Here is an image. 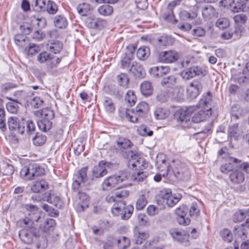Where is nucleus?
Masks as SVG:
<instances>
[{
  "instance_id": "16",
  "label": "nucleus",
  "mask_w": 249,
  "mask_h": 249,
  "mask_svg": "<svg viewBox=\"0 0 249 249\" xmlns=\"http://www.w3.org/2000/svg\"><path fill=\"white\" fill-rule=\"evenodd\" d=\"M7 124L10 130H16L20 134H23L25 132L23 120L19 122L17 117H11L8 119Z\"/></svg>"
},
{
  "instance_id": "54",
  "label": "nucleus",
  "mask_w": 249,
  "mask_h": 249,
  "mask_svg": "<svg viewBox=\"0 0 249 249\" xmlns=\"http://www.w3.org/2000/svg\"><path fill=\"white\" fill-rule=\"evenodd\" d=\"M137 100L136 96L133 90H129L125 96V100L127 102L128 105L132 107L135 104Z\"/></svg>"
},
{
  "instance_id": "31",
  "label": "nucleus",
  "mask_w": 249,
  "mask_h": 249,
  "mask_svg": "<svg viewBox=\"0 0 249 249\" xmlns=\"http://www.w3.org/2000/svg\"><path fill=\"white\" fill-rule=\"evenodd\" d=\"M53 23L56 27L60 29L66 28L68 24L66 17L62 15H56L54 18Z\"/></svg>"
},
{
  "instance_id": "46",
  "label": "nucleus",
  "mask_w": 249,
  "mask_h": 249,
  "mask_svg": "<svg viewBox=\"0 0 249 249\" xmlns=\"http://www.w3.org/2000/svg\"><path fill=\"white\" fill-rule=\"evenodd\" d=\"M136 54L140 60H145L150 54L149 49L147 47H141L138 49Z\"/></svg>"
},
{
  "instance_id": "32",
  "label": "nucleus",
  "mask_w": 249,
  "mask_h": 249,
  "mask_svg": "<svg viewBox=\"0 0 249 249\" xmlns=\"http://www.w3.org/2000/svg\"><path fill=\"white\" fill-rule=\"evenodd\" d=\"M142 93L145 96L151 95L153 91V88L150 82L145 81L140 85Z\"/></svg>"
},
{
  "instance_id": "28",
  "label": "nucleus",
  "mask_w": 249,
  "mask_h": 249,
  "mask_svg": "<svg viewBox=\"0 0 249 249\" xmlns=\"http://www.w3.org/2000/svg\"><path fill=\"white\" fill-rule=\"evenodd\" d=\"M14 42L18 47L24 49L28 45L29 40L26 36L21 34H18L14 36Z\"/></svg>"
},
{
  "instance_id": "4",
  "label": "nucleus",
  "mask_w": 249,
  "mask_h": 249,
  "mask_svg": "<svg viewBox=\"0 0 249 249\" xmlns=\"http://www.w3.org/2000/svg\"><path fill=\"white\" fill-rule=\"evenodd\" d=\"M87 172L88 167H85L81 169L76 174H74L72 186L73 191H78L79 189L81 188L88 189L87 185H88L89 183L87 182Z\"/></svg>"
},
{
  "instance_id": "63",
  "label": "nucleus",
  "mask_w": 249,
  "mask_h": 249,
  "mask_svg": "<svg viewBox=\"0 0 249 249\" xmlns=\"http://www.w3.org/2000/svg\"><path fill=\"white\" fill-rule=\"evenodd\" d=\"M147 203V200L145 195H142L138 198L136 204V208L138 210H142Z\"/></svg>"
},
{
  "instance_id": "1",
  "label": "nucleus",
  "mask_w": 249,
  "mask_h": 249,
  "mask_svg": "<svg viewBox=\"0 0 249 249\" xmlns=\"http://www.w3.org/2000/svg\"><path fill=\"white\" fill-rule=\"evenodd\" d=\"M26 209L28 211V216L22 221L23 229L18 232V236L22 242L27 244L33 243L38 235L39 231L35 227V222L40 218L39 213L36 206L32 204H26Z\"/></svg>"
},
{
  "instance_id": "19",
  "label": "nucleus",
  "mask_w": 249,
  "mask_h": 249,
  "mask_svg": "<svg viewBox=\"0 0 249 249\" xmlns=\"http://www.w3.org/2000/svg\"><path fill=\"white\" fill-rule=\"evenodd\" d=\"M39 215L40 218L36 222H41L39 224L40 230L43 232H46L54 225L55 220L52 218L42 217L40 216V213Z\"/></svg>"
},
{
  "instance_id": "45",
  "label": "nucleus",
  "mask_w": 249,
  "mask_h": 249,
  "mask_svg": "<svg viewBox=\"0 0 249 249\" xmlns=\"http://www.w3.org/2000/svg\"><path fill=\"white\" fill-rule=\"evenodd\" d=\"M9 99L10 100L11 102H9L6 104V107L7 110L8 112L11 113H17L19 108L18 105V101L17 100H12L11 98H9Z\"/></svg>"
},
{
  "instance_id": "24",
  "label": "nucleus",
  "mask_w": 249,
  "mask_h": 249,
  "mask_svg": "<svg viewBox=\"0 0 249 249\" xmlns=\"http://www.w3.org/2000/svg\"><path fill=\"white\" fill-rule=\"evenodd\" d=\"M47 49L54 54L59 53L63 48V43L58 40H50L47 44Z\"/></svg>"
},
{
  "instance_id": "38",
  "label": "nucleus",
  "mask_w": 249,
  "mask_h": 249,
  "mask_svg": "<svg viewBox=\"0 0 249 249\" xmlns=\"http://www.w3.org/2000/svg\"><path fill=\"white\" fill-rule=\"evenodd\" d=\"M0 171L4 175L9 176L14 173L13 166L4 161L0 162Z\"/></svg>"
},
{
  "instance_id": "29",
  "label": "nucleus",
  "mask_w": 249,
  "mask_h": 249,
  "mask_svg": "<svg viewBox=\"0 0 249 249\" xmlns=\"http://www.w3.org/2000/svg\"><path fill=\"white\" fill-rule=\"evenodd\" d=\"M230 178L231 181L236 184L241 183L245 179V176L244 174L239 169H236L233 171L230 175Z\"/></svg>"
},
{
  "instance_id": "44",
  "label": "nucleus",
  "mask_w": 249,
  "mask_h": 249,
  "mask_svg": "<svg viewBox=\"0 0 249 249\" xmlns=\"http://www.w3.org/2000/svg\"><path fill=\"white\" fill-rule=\"evenodd\" d=\"M177 83V78L174 75H171L162 79L161 85L167 88H171Z\"/></svg>"
},
{
  "instance_id": "64",
  "label": "nucleus",
  "mask_w": 249,
  "mask_h": 249,
  "mask_svg": "<svg viewBox=\"0 0 249 249\" xmlns=\"http://www.w3.org/2000/svg\"><path fill=\"white\" fill-rule=\"evenodd\" d=\"M249 80V62L246 64V68L238 78L239 83H244Z\"/></svg>"
},
{
  "instance_id": "55",
  "label": "nucleus",
  "mask_w": 249,
  "mask_h": 249,
  "mask_svg": "<svg viewBox=\"0 0 249 249\" xmlns=\"http://www.w3.org/2000/svg\"><path fill=\"white\" fill-rule=\"evenodd\" d=\"M149 236V234L147 231H138L135 234L136 243L139 245L142 244L143 241L147 239Z\"/></svg>"
},
{
  "instance_id": "41",
  "label": "nucleus",
  "mask_w": 249,
  "mask_h": 249,
  "mask_svg": "<svg viewBox=\"0 0 249 249\" xmlns=\"http://www.w3.org/2000/svg\"><path fill=\"white\" fill-rule=\"evenodd\" d=\"M90 10L91 6L88 3L83 2L77 7L78 13L82 16H88L90 13Z\"/></svg>"
},
{
  "instance_id": "3",
  "label": "nucleus",
  "mask_w": 249,
  "mask_h": 249,
  "mask_svg": "<svg viewBox=\"0 0 249 249\" xmlns=\"http://www.w3.org/2000/svg\"><path fill=\"white\" fill-rule=\"evenodd\" d=\"M125 158L129 160L128 166L135 171L141 170L146 163L143 158L140 157L136 151L128 150L125 152Z\"/></svg>"
},
{
  "instance_id": "17",
  "label": "nucleus",
  "mask_w": 249,
  "mask_h": 249,
  "mask_svg": "<svg viewBox=\"0 0 249 249\" xmlns=\"http://www.w3.org/2000/svg\"><path fill=\"white\" fill-rule=\"evenodd\" d=\"M162 239L155 236L152 239L146 241L142 246V249H163Z\"/></svg>"
},
{
  "instance_id": "6",
  "label": "nucleus",
  "mask_w": 249,
  "mask_h": 249,
  "mask_svg": "<svg viewBox=\"0 0 249 249\" xmlns=\"http://www.w3.org/2000/svg\"><path fill=\"white\" fill-rule=\"evenodd\" d=\"M127 178L126 173L122 172L119 175H114L107 178L104 181L102 187L104 190H108L115 187L118 184L125 180Z\"/></svg>"
},
{
  "instance_id": "23",
  "label": "nucleus",
  "mask_w": 249,
  "mask_h": 249,
  "mask_svg": "<svg viewBox=\"0 0 249 249\" xmlns=\"http://www.w3.org/2000/svg\"><path fill=\"white\" fill-rule=\"evenodd\" d=\"M202 15L206 19H211L217 17L218 13L216 9L211 5H208L202 8Z\"/></svg>"
},
{
  "instance_id": "13",
  "label": "nucleus",
  "mask_w": 249,
  "mask_h": 249,
  "mask_svg": "<svg viewBox=\"0 0 249 249\" xmlns=\"http://www.w3.org/2000/svg\"><path fill=\"white\" fill-rule=\"evenodd\" d=\"M249 229V217L246 220V222L240 225L234 226L233 233L235 236H237L243 240L247 237L248 230Z\"/></svg>"
},
{
  "instance_id": "53",
  "label": "nucleus",
  "mask_w": 249,
  "mask_h": 249,
  "mask_svg": "<svg viewBox=\"0 0 249 249\" xmlns=\"http://www.w3.org/2000/svg\"><path fill=\"white\" fill-rule=\"evenodd\" d=\"M40 119L52 120L54 117V113L53 110L49 108H45L40 112Z\"/></svg>"
},
{
  "instance_id": "25",
  "label": "nucleus",
  "mask_w": 249,
  "mask_h": 249,
  "mask_svg": "<svg viewBox=\"0 0 249 249\" xmlns=\"http://www.w3.org/2000/svg\"><path fill=\"white\" fill-rule=\"evenodd\" d=\"M132 145L130 141L124 138H119L117 141L116 150L118 152H123Z\"/></svg>"
},
{
  "instance_id": "56",
  "label": "nucleus",
  "mask_w": 249,
  "mask_h": 249,
  "mask_svg": "<svg viewBox=\"0 0 249 249\" xmlns=\"http://www.w3.org/2000/svg\"><path fill=\"white\" fill-rule=\"evenodd\" d=\"M129 192L125 190H117L115 193V197L118 200H120V204L124 205V202L122 201V199L127 197L129 195Z\"/></svg>"
},
{
  "instance_id": "11",
  "label": "nucleus",
  "mask_w": 249,
  "mask_h": 249,
  "mask_svg": "<svg viewBox=\"0 0 249 249\" xmlns=\"http://www.w3.org/2000/svg\"><path fill=\"white\" fill-rule=\"evenodd\" d=\"M108 166V162L102 160L97 165L95 166L91 171V179L100 178L105 176L107 172L106 168V164Z\"/></svg>"
},
{
  "instance_id": "21",
  "label": "nucleus",
  "mask_w": 249,
  "mask_h": 249,
  "mask_svg": "<svg viewBox=\"0 0 249 249\" xmlns=\"http://www.w3.org/2000/svg\"><path fill=\"white\" fill-rule=\"evenodd\" d=\"M49 188L48 183L44 179L34 181L31 187V191L35 193L44 191Z\"/></svg>"
},
{
  "instance_id": "10",
  "label": "nucleus",
  "mask_w": 249,
  "mask_h": 249,
  "mask_svg": "<svg viewBox=\"0 0 249 249\" xmlns=\"http://www.w3.org/2000/svg\"><path fill=\"white\" fill-rule=\"evenodd\" d=\"M163 203H166L169 207H173L181 199L180 195H172L170 190H165V193L161 197Z\"/></svg>"
},
{
  "instance_id": "9",
  "label": "nucleus",
  "mask_w": 249,
  "mask_h": 249,
  "mask_svg": "<svg viewBox=\"0 0 249 249\" xmlns=\"http://www.w3.org/2000/svg\"><path fill=\"white\" fill-rule=\"evenodd\" d=\"M178 53L173 50H168L162 52L159 55V60L160 62L165 63H171L176 62L178 58Z\"/></svg>"
},
{
  "instance_id": "61",
  "label": "nucleus",
  "mask_w": 249,
  "mask_h": 249,
  "mask_svg": "<svg viewBox=\"0 0 249 249\" xmlns=\"http://www.w3.org/2000/svg\"><path fill=\"white\" fill-rule=\"evenodd\" d=\"M230 22L228 18H220L216 22V26L221 29H225L230 26Z\"/></svg>"
},
{
  "instance_id": "37",
  "label": "nucleus",
  "mask_w": 249,
  "mask_h": 249,
  "mask_svg": "<svg viewBox=\"0 0 249 249\" xmlns=\"http://www.w3.org/2000/svg\"><path fill=\"white\" fill-rule=\"evenodd\" d=\"M24 52L28 55H34L38 53L41 50L40 47L35 43H30L25 48Z\"/></svg>"
},
{
  "instance_id": "51",
  "label": "nucleus",
  "mask_w": 249,
  "mask_h": 249,
  "mask_svg": "<svg viewBox=\"0 0 249 249\" xmlns=\"http://www.w3.org/2000/svg\"><path fill=\"white\" fill-rule=\"evenodd\" d=\"M113 9L112 6L105 4L100 6L98 9L99 13L104 16H108L113 13Z\"/></svg>"
},
{
  "instance_id": "50",
  "label": "nucleus",
  "mask_w": 249,
  "mask_h": 249,
  "mask_svg": "<svg viewBox=\"0 0 249 249\" xmlns=\"http://www.w3.org/2000/svg\"><path fill=\"white\" fill-rule=\"evenodd\" d=\"M169 114V112L163 108H157L154 112V116L157 120H163L166 118Z\"/></svg>"
},
{
  "instance_id": "43",
  "label": "nucleus",
  "mask_w": 249,
  "mask_h": 249,
  "mask_svg": "<svg viewBox=\"0 0 249 249\" xmlns=\"http://www.w3.org/2000/svg\"><path fill=\"white\" fill-rule=\"evenodd\" d=\"M233 11L238 12L247 11L249 9V0H240L237 5L233 6Z\"/></svg>"
},
{
  "instance_id": "47",
  "label": "nucleus",
  "mask_w": 249,
  "mask_h": 249,
  "mask_svg": "<svg viewBox=\"0 0 249 249\" xmlns=\"http://www.w3.org/2000/svg\"><path fill=\"white\" fill-rule=\"evenodd\" d=\"M123 206V213H121V218L124 220H127L129 219L132 215L134 207L131 205H129L125 206V204Z\"/></svg>"
},
{
  "instance_id": "5",
  "label": "nucleus",
  "mask_w": 249,
  "mask_h": 249,
  "mask_svg": "<svg viewBox=\"0 0 249 249\" xmlns=\"http://www.w3.org/2000/svg\"><path fill=\"white\" fill-rule=\"evenodd\" d=\"M174 176L178 179L187 180L190 178V172L187 166L179 160H175L171 165Z\"/></svg>"
},
{
  "instance_id": "22",
  "label": "nucleus",
  "mask_w": 249,
  "mask_h": 249,
  "mask_svg": "<svg viewBox=\"0 0 249 249\" xmlns=\"http://www.w3.org/2000/svg\"><path fill=\"white\" fill-rule=\"evenodd\" d=\"M192 107H190L186 110L181 109L176 113L177 120L178 123L187 122L190 121V114L192 113Z\"/></svg>"
},
{
  "instance_id": "36",
  "label": "nucleus",
  "mask_w": 249,
  "mask_h": 249,
  "mask_svg": "<svg viewBox=\"0 0 249 249\" xmlns=\"http://www.w3.org/2000/svg\"><path fill=\"white\" fill-rule=\"evenodd\" d=\"M133 59V53L131 51H127L125 55L121 61V67L123 69H128L129 67L130 62Z\"/></svg>"
},
{
  "instance_id": "62",
  "label": "nucleus",
  "mask_w": 249,
  "mask_h": 249,
  "mask_svg": "<svg viewBox=\"0 0 249 249\" xmlns=\"http://www.w3.org/2000/svg\"><path fill=\"white\" fill-rule=\"evenodd\" d=\"M173 42V39L168 36H162L158 39V44L160 46H166Z\"/></svg>"
},
{
  "instance_id": "59",
  "label": "nucleus",
  "mask_w": 249,
  "mask_h": 249,
  "mask_svg": "<svg viewBox=\"0 0 249 249\" xmlns=\"http://www.w3.org/2000/svg\"><path fill=\"white\" fill-rule=\"evenodd\" d=\"M46 11L49 14L54 15L58 11V7L57 4L52 0H48L46 4Z\"/></svg>"
},
{
  "instance_id": "26",
  "label": "nucleus",
  "mask_w": 249,
  "mask_h": 249,
  "mask_svg": "<svg viewBox=\"0 0 249 249\" xmlns=\"http://www.w3.org/2000/svg\"><path fill=\"white\" fill-rule=\"evenodd\" d=\"M130 71L136 78H142L145 75L144 70L142 66L136 62L133 63L130 69Z\"/></svg>"
},
{
  "instance_id": "35",
  "label": "nucleus",
  "mask_w": 249,
  "mask_h": 249,
  "mask_svg": "<svg viewBox=\"0 0 249 249\" xmlns=\"http://www.w3.org/2000/svg\"><path fill=\"white\" fill-rule=\"evenodd\" d=\"M243 29V28L242 26H239L238 25L236 26V27H235V30L233 32L224 33L221 34V37L223 39L228 40L231 39L233 36H241Z\"/></svg>"
},
{
  "instance_id": "12",
  "label": "nucleus",
  "mask_w": 249,
  "mask_h": 249,
  "mask_svg": "<svg viewBox=\"0 0 249 249\" xmlns=\"http://www.w3.org/2000/svg\"><path fill=\"white\" fill-rule=\"evenodd\" d=\"M187 211V208L184 205L180 206L176 209L175 213L178 216L177 219L179 224L186 226L190 224L191 220L186 217Z\"/></svg>"
},
{
  "instance_id": "34",
  "label": "nucleus",
  "mask_w": 249,
  "mask_h": 249,
  "mask_svg": "<svg viewBox=\"0 0 249 249\" xmlns=\"http://www.w3.org/2000/svg\"><path fill=\"white\" fill-rule=\"evenodd\" d=\"M148 173L147 172L141 171V170L135 171L131 176V179L137 182H140L144 181L147 176Z\"/></svg>"
},
{
  "instance_id": "52",
  "label": "nucleus",
  "mask_w": 249,
  "mask_h": 249,
  "mask_svg": "<svg viewBox=\"0 0 249 249\" xmlns=\"http://www.w3.org/2000/svg\"><path fill=\"white\" fill-rule=\"evenodd\" d=\"M117 81L119 85L124 89L128 88L129 79L126 74L122 73L117 76Z\"/></svg>"
},
{
  "instance_id": "60",
  "label": "nucleus",
  "mask_w": 249,
  "mask_h": 249,
  "mask_svg": "<svg viewBox=\"0 0 249 249\" xmlns=\"http://www.w3.org/2000/svg\"><path fill=\"white\" fill-rule=\"evenodd\" d=\"M104 106L107 111L111 113L115 109V105L110 98L105 97L104 99Z\"/></svg>"
},
{
  "instance_id": "15",
  "label": "nucleus",
  "mask_w": 249,
  "mask_h": 249,
  "mask_svg": "<svg viewBox=\"0 0 249 249\" xmlns=\"http://www.w3.org/2000/svg\"><path fill=\"white\" fill-rule=\"evenodd\" d=\"M44 201L53 204L58 208H61L63 205V202L60 196L51 192L45 193L44 195Z\"/></svg>"
},
{
  "instance_id": "40",
  "label": "nucleus",
  "mask_w": 249,
  "mask_h": 249,
  "mask_svg": "<svg viewBox=\"0 0 249 249\" xmlns=\"http://www.w3.org/2000/svg\"><path fill=\"white\" fill-rule=\"evenodd\" d=\"M139 116L142 117L149 110V105L145 102H142L136 107L135 110Z\"/></svg>"
},
{
  "instance_id": "2",
  "label": "nucleus",
  "mask_w": 249,
  "mask_h": 249,
  "mask_svg": "<svg viewBox=\"0 0 249 249\" xmlns=\"http://www.w3.org/2000/svg\"><path fill=\"white\" fill-rule=\"evenodd\" d=\"M45 175V170L37 163L30 164L23 167L20 172V176L27 180L36 179L39 177Z\"/></svg>"
},
{
  "instance_id": "8",
  "label": "nucleus",
  "mask_w": 249,
  "mask_h": 249,
  "mask_svg": "<svg viewBox=\"0 0 249 249\" xmlns=\"http://www.w3.org/2000/svg\"><path fill=\"white\" fill-rule=\"evenodd\" d=\"M169 233L174 241L185 246L190 245L189 235L185 231L173 228L170 230Z\"/></svg>"
},
{
  "instance_id": "42",
  "label": "nucleus",
  "mask_w": 249,
  "mask_h": 249,
  "mask_svg": "<svg viewBox=\"0 0 249 249\" xmlns=\"http://www.w3.org/2000/svg\"><path fill=\"white\" fill-rule=\"evenodd\" d=\"M116 245L119 249H126L130 246V240L125 236L120 237L117 238Z\"/></svg>"
},
{
  "instance_id": "7",
  "label": "nucleus",
  "mask_w": 249,
  "mask_h": 249,
  "mask_svg": "<svg viewBox=\"0 0 249 249\" xmlns=\"http://www.w3.org/2000/svg\"><path fill=\"white\" fill-rule=\"evenodd\" d=\"M207 74L206 68L202 66H193L181 72V76L186 80H189L196 76H204Z\"/></svg>"
},
{
  "instance_id": "14",
  "label": "nucleus",
  "mask_w": 249,
  "mask_h": 249,
  "mask_svg": "<svg viewBox=\"0 0 249 249\" xmlns=\"http://www.w3.org/2000/svg\"><path fill=\"white\" fill-rule=\"evenodd\" d=\"M202 86L200 82L196 80L193 81L187 89L188 96L191 99L196 98L200 93Z\"/></svg>"
},
{
  "instance_id": "57",
  "label": "nucleus",
  "mask_w": 249,
  "mask_h": 249,
  "mask_svg": "<svg viewBox=\"0 0 249 249\" xmlns=\"http://www.w3.org/2000/svg\"><path fill=\"white\" fill-rule=\"evenodd\" d=\"M117 238L113 235L107 236L106 241L104 243V249H110L114 244H116Z\"/></svg>"
},
{
  "instance_id": "20",
  "label": "nucleus",
  "mask_w": 249,
  "mask_h": 249,
  "mask_svg": "<svg viewBox=\"0 0 249 249\" xmlns=\"http://www.w3.org/2000/svg\"><path fill=\"white\" fill-rule=\"evenodd\" d=\"M169 71L168 67L156 66L150 68L149 72L154 77H160L167 74Z\"/></svg>"
},
{
  "instance_id": "30",
  "label": "nucleus",
  "mask_w": 249,
  "mask_h": 249,
  "mask_svg": "<svg viewBox=\"0 0 249 249\" xmlns=\"http://www.w3.org/2000/svg\"><path fill=\"white\" fill-rule=\"evenodd\" d=\"M84 189H85V188L79 189L78 191H73L78 193L80 200L83 201V204L80 205L79 211H83L84 209L89 206V197L85 192H82Z\"/></svg>"
},
{
  "instance_id": "58",
  "label": "nucleus",
  "mask_w": 249,
  "mask_h": 249,
  "mask_svg": "<svg viewBox=\"0 0 249 249\" xmlns=\"http://www.w3.org/2000/svg\"><path fill=\"white\" fill-rule=\"evenodd\" d=\"M23 125L25 126V131L29 135L33 134L36 130V124L31 120L27 121L25 123L23 121Z\"/></svg>"
},
{
  "instance_id": "18",
  "label": "nucleus",
  "mask_w": 249,
  "mask_h": 249,
  "mask_svg": "<svg viewBox=\"0 0 249 249\" xmlns=\"http://www.w3.org/2000/svg\"><path fill=\"white\" fill-rule=\"evenodd\" d=\"M240 163H241V160L233 157H230L229 159L228 163H226L221 166L220 171L224 174H228L230 172H232L236 168L233 163L238 164Z\"/></svg>"
},
{
  "instance_id": "49",
  "label": "nucleus",
  "mask_w": 249,
  "mask_h": 249,
  "mask_svg": "<svg viewBox=\"0 0 249 249\" xmlns=\"http://www.w3.org/2000/svg\"><path fill=\"white\" fill-rule=\"evenodd\" d=\"M33 142L36 146H40L45 143L46 137L41 133L37 132L36 136L32 139Z\"/></svg>"
},
{
  "instance_id": "33",
  "label": "nucleus",
  "mask_w": 249,
  "mask_h": 249,
  "mask_svg": "<svg viewBox=\"0 0 249 249\" xmlns=\"http://www.w3.org/2000/svg\"><path fill=\"white\" fill-rule=\"evenodd\" d=\"M211 108L207 109L206 111L200 110L196 112L192 117V121L196 123H199L205 120L208 116V112Z\"/></svg>"
},
{
  "instance_id": "48",
  "label": "nucleus",
  "mask_w": 249,
  "mask_h": 249,
  "mask_svg": "<svg viewBox=\"0 0 249 249\" xmlns=\"http://www.w3.org/2000/svg\"><path fill=\"white\" fill-rule=\"evenodd\" d=\"M53 59V55L47 52L41 53L37 57V61L40 63L50 62Z\"/></svg>"
},
{
  "instance_id": "39",
  "label": "nucleus",
  "mask_w": 249,
  "mask_h": 249,
  "mask_svg": "<svg viewBox=\"0 0 249 249\" xmlns=\"http://www.w3.org/2000/svg\"><path fill=\"white\" fill-rule=\"evenodd\" d=\"M52 120L39 119L37 122V125L39 129L44 132H47L52 127Z\"/></svg>"
},
{
  "instance_id": "27",
  "label": "nucleus",
  "mask_w": 249,
  "mask_h": 249,
  "mask_svg": "<svg viewBox=\"0 0 249 249\" xmlns=\"http://www.w3.org/2000/svg\"><path fill=\"white\" fill-rule=\"evenodd\" d=\"M34 241V245L36 249H45L48 246V240L46 237L41 235L39 232Z\"/></svg>"
}]
</instances>
